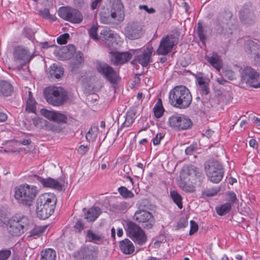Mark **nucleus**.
Returning <instances> with one entry per match:
<instances>
[{"mask_svg":"<svg viewBox=\"0 0 260 260\" xmlns=\"http://www.w3.org/2000/svg\"><path fill=\"white\" fill-rule=\"evenodd\" d=\"M57 199L53 193H45L39 196L36 202V214L38 218L46 219L54 212Z\"/></svg>","mask_w":260,"mask_h":260,"instance_id":"1","label":"nucleus"},{"mask_svg":"<svg viewBox=\"0 0 260 260\" xmlns=\"http://www.w3.org/2000/svg\"><path fill=\"white\" fill-rule=\"evenodd\" d=\"M39 189L37 186L26 183L22 184L14 189V198L21 205L27 207L32 205Z\"/></svg>","mask_w":260,"mask_h":260,"instance_id":"2","label":"nucleus"},{"mask_svg":"<svg viewBox=\"0 0 260 260\" xmlns=\"http://www.w3.org/2000/svg\"><path fill=\"white\" fill-rule=\"evenodd\" d=\"M169 101L174 107L185 109L191 104L192 95L185 86H176L170 91Z\"/></svg>","mask_w":260,"mask_h":260,"instance_id":"3","label":"nucleus"},{"mask_svg":"<svg viewBox=\"0 0 260 260\" xmlns=\"http://www.w3.org/2000/svg\"><path fill=\"white\" fill-rule=\"evenodd\" d=\"M45 98L49 104L54 106L63 105L68 99L66 90L57 86L47 88L45 91Z\"/></svg>","mask_w":260,"mask_h":260,"instance_id":"4","label":"nucleus"},{"mask_svg":"<svg viewBox=\"0 0 260 260\" xmlns=\"http://www.w3.org/2000/svg\"><path fill=\"white\" fill-rule=\"evenodd\" d=\"M28 224V219L24 216H14L6 224L8 233L12 236H19L23 234Z\"/></svg>","mask_w":260,"mask_h":260,"instance_id":"5","label":"nucleus"},{"mask_svg":"<svg viewBox=\"0 0 260 260\" xmlns=\"http://www.w3.org/2000/svg\"><path fill=\"white\" fill-rule=\"evenodd\" d=\"M127 235L136 244L143 245L147 241V236L143 230L132 221L126 222L124 227Z\"/></svg>","mask_w":260,"mask_h":260,"instance_id":"6","label":"nucleus"},{"mask_svg":"<svg viewBox=\"0 0 260 260\" xmlns=\"http://www.w3.org/2000/svg\"><path fill=\"white\" fill-rule=\"evenodd\" d=\"M205 172L208 178L214 183L220 182L224 174L222 165L216 160H209L206 163Z\"/></svg>","mask_w":260,"mask_h":260,"instance_id":"7","label":"nucleus"},{"mask_svg":"<svg viewBox=\"0 0 260 260\" xmlns=\"http://www.w3.org/2000/svg\"><path fill=\"white\" fill-rule=\"evenodd\" d=\"M133 219L146 230L152 229L155 223L152 213L145 210H137L133 216Z\"/></svg>","mask_w":260,"mask_h":260,"instance_id":"8","label":"nucleus"},{"mask_svg":"<svg viewBox=\"0 0 260 260\" xmlns=\"http://www.w3.org/2000/svg\"><path fill=\"white\" fill-rule=\"evenodd\" d=\"M243 81L254 88L260 87L259 81V74L254 69L249 67H245L241 73Z\"/></svg>","mask_w":260,"mask_h":260,"instance_id":"9","label":"nucleus"},{"mask_svg":"<svg viewBox=\"0 0 260 260\" xmlns=\"http://www.w3.org/2000/svg\"><path fill=\"white\" fill-rule=\"evenodd\" d=\"M96 69L103 77L111 83H116L118 78V74L109 64L104 62L96 64Z\"/></svg>","mask_w":260,"mask_h":260,"instance_id":"10","label":"nucleus"},{"mask_svg":"<svg viewBox=\"0 0 260 260\" xmlns=\"http://www.w3.org/2000/svg\"><path fill=\"white\" fill-rule=\"evenodd\" d=\"M58 15L62 19L74 23H79L83 20L81 13L77 10L71 8H60Z\"/></svg>","mask_w":260,"mask_h":260,"instance_id":"11","label":"nucleus"},{"mask_svg":"<svg viewBox=\"0 0 260 260\" xmlns=\"http://www.w3.org/2000/svg\"><path fill=\"white\" fill-rule=\"evenodd\" d=\"M131 51L135 55V59L143 67H146L150 62V58L153 51L151 45H147L143 49L131 50Z\"/></svg>","mask_w":260,"mask_h":260,"instance_id":"12","label":"nucleus"},{"mask_svg":"<svg viewBox=\"0 0 260 260\" xmlns=\"http://www.w3.org/2000/svg\"><path fill=\"white\" fill-rule=\"evenodd\" d=\"M171 127L178 130L186 129L192 125L191 120L183 115H173L169 119Z\"/></svg>","mask_w":260,"mask_h":260,"instance_id":"13","label":"nucleus"},{"mask_svg":"<svg viewBox=\"0 0 260 260\" xmlns=\"http://www.w3.org/2000/svg\"><path fill=\"white\" fill-rule=\"evenodd\" d=\"M245 51L253 58L254 63L260 66V43L252 40H247L244 45Z\"/></svg>","mask_w":260,"mask_h":260,"instance_id":"14","label":"nucleus"},{"mask_svg":"<svg viewBox=\"0 0 260 260\" xmlns=\"http://www.w3.org/2000/svg\"><path fill=\"white\" fill-rule=\"evenodd\" d=\"M176 43L175 37L173 35L164 37L160 42L156 52L158 55H166L172 50Z\"/></svg>","mask_w":260,"mask_h":260,"instance_id":"15","label":"nucleus"},{"mask_svg":"<svg viewBox=\"0 0 260 260\" xmlns=\"http://www.w3.org/2000/svg\"><path fill=\"white\" fill-rule=\"evenodd\" d=\"M99 249L98 247L89 245L81 247L78 251V257L79 260H95Z\"/></svg>","mask_w":260,"mask_h":260,"instance_id":"16","label":"nucleus"},{"mask_svg":"<svg viewBox=\"0 0 260 260\" xmlns=\"http://www.w3.org/2000/svg\"><path fill=\"white\" fill-rule=\"evenodd\" d=\"M14 59L22 66L29 62L33 57L29 51L22 47H17L13 52Z\"/></svg>","mask_w":260,"mask_h":260,"instance_id":"17","label":"nucleus"},{"mask_svg":"<svg viewBox=\"0 0 260 260\" xmlns=\"http://www.w3.org/2000/svg\"><path fill=\"white\" fill-rule=\"evenodd\" d=\"M125 36L131 40L140 38L143 35L141 26L137 22H132L127 25L124 29Z\"/></svg>","mask_w":260,"mask_h":260,"instance_id":"18","label":"nucleus"},{"mask_svg":"<svg viewBox=\"0 0 260 260\" xmlns=\"http://www.w3.org/2000/svg\"><path fill=\"white\" fill-rule=\"evenodd\" d=\"M112 9L110 16L117 22H121L124 19L123 6L120 0H112Z\"/></svg>","mask_w":260,"mask_h":260,"instance_id":"19","label":"nucleus"},{"mask_svg":"<svg viewBox=\"0 0 260 260\" xmlns=\"http://www.w3.org/2000/svg\"><path fill=\"white\" fill-rule=\"evenodd\" d=\"M110 57L112 62L115 65L122 64L132 58V54L128 52H111Z\"/></svg>","mask_w":260,"mask_h":260,"instance_id":"20","label":"nucleus"},{"mask_svg":"<svg viewBox=\"0 0 260 260\" xmlns=\"http://www.w3.org/2000/svg\"><path fill=\"white\" fill-rule=\"evenodd\" d=\"M41 114L50 120L56 122H66L67 120V116L59 112L42 109L41 110Z\"/></svg>","mask_w":260,"mask_h":260,"instance_id":"21","label":"nucleus"},{"mask_svg":"<svg viewBox=\"0 0 260 260\" xmlns=\"http://www.w3.org/2000/svg\"><path fill=\"white\" fill-rule=\"evenodd\" d=\"M34 177L36 181L40 182L45 187H49L58 190H60L62 188V185L58 180L51 178L45 179L36 175H35Z\"/></svg>","mask_w":260,"mask_h":260,"instance_id":"22","label":"nucleus"},{"mask_svg":"<svg viewBox=\"0 0 260 260\" xmlns=\"http://www.w3.org/2000/svg\"><path fill=\"white\" fill-rule=\"evenodd\" d=\"M205 58L213 68L218 71H220L222 66V60L216 53H209L206 55Z\"/></svg>","mask_w":260,"mask_h":260,"instance_id":"23","label":"nucleus"},{"mask_svg":"<svg viewBox=\"0 0 260 260\" xmlns=\"http://www.w3.org/2000/svg\"><path fill=\"white\" fill-rule=\"evenodd\" d=\"M86 237L89 242L96 244L102 243L104 241V238L102 233L91 230H89L87 231Z\"/></svg>","mask_w":260,"mask_h":260,"instance_id":"24","label":"nucleus"},{"mask_svg":"<svg viewBox=\"0 0 260 260\" xmlns=\"http://www.w3.org/2000/svg\"><path fill=\"white\" fill-rule=\"evenodd\" d=\"M102 213V210L98 207H92L88 209L85 213V218L88 222H93L100 216Z\"/></svg>","mask_w":260,"mask_h":260,"instance_id":"25","label":"nucleus"},{"mask_svg":"<svg viewBox=\"0 0 260 260\" xmlns=\"http://www.w3.org/2000/svg\"><path fill=\"white\" fill-rule=\"evenodd\" d=\"M100 34L107 46L110 47L113 45L115 34L112 30L105 27L101 30Z\"/></svg>","mask_w":260,"mask_h":260,"instance_id":"26","label":"nucleus"},{"mask_svg":"<svg viewBox=\"0 0 260 260\" xmlns=\"http://www.w3.org/2000/svg\"><path fill=\"white\" fill-rule=\"evenodd\" d=\"M120 249L125 254H131L135 251L133 243L128 239H125L120 242Z\"/></svg>","mask_w":260,"mask_h":260,"instance_id":"27","label":"nucleus"},{"mask_svg":"<svg viewBox=\"0 0 260 260\" xmlns=\"http://www.w3.org/2000/svg\"><path fill=\"white\" fill-rule=\"evenodd\" d=\"M186 175H187L191 178H200L201 176V173L197 168L192 166L185 168L182 170V172L181 173L180 175L181 177L185 179Z\"/></svg>","mask_w":260,"mask_h":260,"instance_id":"28","label":"nucleus"},{"mask_svg":"<svg viewBox=\"0 0 260 260\" xmlns=\"http://www.w3.org/2000/svg\"><path fill=\"white\" fill-rule=\"evenodd\" d=\"M75 51V47L73 45H69L68 46L63 47L59 51V54H63L60 56L61 60H67L70 59Z\"/></svg>","mask_w":260,"mask_h":260,"instance_id":"29","label":"nucleus"},{"mask_svg":"<svg viewBox=\"0 0 260 260\" xmlns=\"http://www.w3.org/2000/svg\"><path fill=\"white\" fill-rule=\"evenodd\" d=\"M13 92L12 85L6 81H0V94L9 96Z\"/></svg>","mask_w":260,"mask_h":260,"instance_id":"30","label":"nucleus"},{"mask_svg":"<svg viewBox=\"0 0 260 260\" xmlns=\"http://www.w3.org/2000/svg\"><path fill=\"white\" fill-rule=\"evenodd\" d=\"M63 68L56 64H53L50 67V74L52 77L59 79L63 74Z\"/></svg>","mask_w":260,"mask_h":260,"instance_id":"31","label":"nucleus"},{"mask_svg":"<svg viewBox=\"0 0 260 260\" xmlns=\"http://www.w3.org/2000/svg\"><path fill=\"white\" fill-rule=\"evenodd\" d=\"M56 257V252L53 249H46L41 252V260H55Z\"/></svg>","mask_w":260,"mask_h":260,"instance_id":"32","label":"nucleus"},{"mask_svg":"<svg viewBox=\"0 0 260 260\" xmlns=\"http://www.w3.org/2000/svg\"><path fill=\"white\" fill-rule=\"evenodd\" d=\"M99 128L96 125H92L86 135L87 141H94L98 136Z\"/></svg>","mask_w":260,"mask_h":260,"instance_id":"33","label":"nucleus"},{"mask_svg":"<svg viewBox=\"0 0 260 260\" xmlns=\"http://www.w3.org/2000/svg\"><path fill=\"white\" fill-rule=\"evenodd\" d=\"M26 110L31 113H35L36 110V101L30 91L28 92V98L26 100Z\"/></svg>","mask_w":260,"mask_h":260,"instance_id":"34","label":"nucleus"},{"mask_svg":"<svg viewBox=\"0 0 260 260\" xmlns=\"http://www.w3.org/2000/svg\"><path fill=\"white\" fill-rule=\"evenodd\" d=\"M47 227L48 225L35 226L31 230L29 237H34L35 238H36L38 237L41 236L45 232Z\"/></svg>","mask_w":260,"mask_h":260,"instance_id":"35","label":"nucleus"},{"mask_svg":"<svg viewBox=\"0 0 260 260\" xmlns=\"http://www.w3.org/2000/svg\"><path fill=\"white\" fill-rule=\"evenodd\" d=\"M135 119V113L133 111L127 112L125 117V120L121 125L120 128L124 127H129L133 124Z\"/></svg>","mask_w":260,"mask_h":260,"instance_id":"36","label":"nucleus"},{"mask_svg":"<svg viewBox=\"0 0 260 260\" xmlns=\"http://www.w3.org/2000/svg\"><path fill=\"white\" fill-rule=\"evenodd\" d=\"M153 112L154 116L157 118L161 117L164 112V109L162 106V102L160 99H159L153 108Z\"/></svg>","mask_w":260,"mask_h":260,"instance_id":"37","label":"nucleus"},{"mask_svg":"<svg viewBox=\"0 0 260 260\" xmlns=\"http://www.w3.org/2000/svg\"><path fill=\"white\" fill-rule=\"evenodd\" d=\"M170 196L174 203L179 209H182V197L176 191L173 190L170 192Z\"/></svg>","mask_w":260,"mask_h":260,"instance_id":"38","label":"nucleus"},{"mask_svg":"<svg viewBox=\"0 0 260 260\" xmlns=\"http://www.w3.org/2000/svg\"><path fill=\"white\" fill-rule=\"evenodd\" d=\"M252 16V13L251 12L249 9L243 8L240 11V19L244 22L249 19L251 18Z\"/></svg>","mask_w":260,"mask_h":260,"instance_id":"39","label":"nucleus"},{"mask_svg":"<svg viewBox=\"0 0 260 260\" xmlns=\"http://www.w3.org/2000/svg\"><path fill=\"white\" fill-rule=\"evenodd\" d=\"M232 208V204L230 203H226L220 207L216 208V212L219 215H223L228 213Z\"/></svg>","mask_w":260,"mask_h":260,"instance_id":"40","label":"nucleus"},{"mask_svg":"<svg viewBox=\"0 0 260 260\" xmlns=\"http://www.w3.org/2000/svg\"><path fill=\"white\" fill-rule=\"evenodd\" d=\"M119 193L124 198H131L134 197V193L129 190L126 187L124 186H121L119 187Z\"/></svg>","mask_w":260,"mask_h":260,"instance_id":"41","label":"nucleus"},{"mask_svg":"<svg viewBox=\"0 0 260 260\" xmlns=\"http://www.w3.org/2000/svg\"><path fill=\"white\" fill-rule=\"evenodd\" d=\"M98 29V26L97 25H93L89 29L88 34L90 38L95 41H98L99 38L98 36L97 32Z\"/></svg>","mask_w":260,"mask_h":260,"instance_id":"42","label":"nucleus"},{"mask_svg":"<svg viewBox=\"0 0 260 260\" xmlns=\"http://www.w3.org/2000/svg\"><path fill=\"white\" fill-rule=\"evenodd\" d=\"M180 187L187 192H193L194 190V186L192 184H188L185 182H182L180 183Z\"/></svg>","mask_w":260,"mask_h":260,"instance_id":"43","label":"nucleus"},{"mask_svg":"<svg viewBox=\"0 0 260 260\" xmlns=\"http://www.w3.org/2000/svg\"><path fill=\"white\" fill-rule=\"evenodd\" d=\"M219 191V189L216 188H210L205 190L203 192V195L205 197H213L217 194L218 191Z\"/></svg>","mask_w":260,"mask_h":260,"instance_id":"44","label":"nucleus"},{"mask_svg":"<svg viewBox=\"0 0 260 260\" xmlns=\"http://www.w3.org/2000/svg\"><path fill=\"white\" fill-rule=\"evenodd\" d=\"M83 61V54L81 52H78L76 54L75 61L73 63V66L76 67L80 65Z\"/></svg>","mask_w":260,"mask_h":260,"instance_id":"45","label":"nucleus"},{"mask_svg":"<svg viewBox=\"0 0 260 260\" xmlns=\"http://www.w3.org/2000/svg\"><path fill=\"white\" fill-rule=\"evenodd\" d=\"M198 37L200 38V40L203 43H205L206 40V36L204 34V29L202 26V25L199 23H198V28L197 31Z\"/></svg>","mask_w":260,"mask_h":260,"instance_id":"46","label":"nucleus"},{"mask_svg":"<svg viewBox=\"0 0 260 260\" xmlns=\"http://www.w3.org/2000/svg\"><path fill=\"white\" fill-rule=\"evenodd\" d=\"M223 74L230 80H233L236 78L234 72L230 69H224Z\"/></svg>","mask_w":260,"mask_h":260,"instance_id":"47","label":"nucleus"},{"mask_svg":"<svg viewBox=\"0 0 260 260\" xmlns=\"http://www.w3.org/2000/svg\"><path fill=\"white\" fill-rule=\"evenodd\" d=\"M40 15L44 18L54 20L53 17L50 15L48 9H44L39 11Z\"/></svg>","mask_w":260,"mask_h":260,"instance_id":"48","label":"nucleus"},{"mask_svg":"<svg viewBox=\"0 0 260 260\" xmlns=\"http://www.w3.org/2000/svg\"><path fill=\"white\" fill-rule=\"evenodd\" d=\"M11 254L9 249H5L0 251V260H7Z\"/></svg>","mask_w":260,"mask_h":260,"instance_id":"49","label":"nucleus"},{"mask_svg":"<svg viewBox=\"0 0 260 260\" xmlns=\"http://www.w3.org/2000/svg\"><path fill=\"white\" fill-rule=\"evenodd\" d=\"M69 38V35L67 33L60 35L57 39V42L59 44H65L67 42V40Z\"/></svg>","mask_w":260,"mask_h":260,"instance_id":"50","label":"nucleus"},{"mask_svg":"<svg viewBox=\"0 0 260 260\" xmlns=\"http://www.w3.org/2000/svg\"><path fill=\"white\" fill-rule=\"evenodd\" d=\"M128 208V204L125 202L118 203L116 205V209L120 211H124Z\"/></svg>","mask_w":260,"mask_h":260,"instance_id":"51","label":"nucleus"},{"mask_svg":"<svg viewBox=\"0 0 260 260\" xmlns=\"http://www.w3.org/2000/svg\"><path fill=\"white\" fill-rule=\"evenodd\" d=\"M190 229L189 231V235H191L198 231V225L196 223V222L193 220H191L190 221Z\"/></svg>","mask_w":260,"mask_h":260,"instance_id":"52","label":"nucleus"},{"mask_svg":"<svg viewBox=\"0 0 260 260\" xmlns=\"http://www.w3.org/2000/svg\"><path fill=\"white\" fill-rule=\"evenodd\" d=\"M164 137V135L163 134H157L153 140V144L154 145H158L160 143V141L163 139Z\"/></svg>","mask_w":260,"mask_h":260,"instance_id":"53","label":"nucleus"},{"mask_svg":"<svg viewBox=\"0 0 260 260\" xmlns=\"http://www.w3.org/2000/svg\"><path fill=\"white\" fill-rule=\"evenodd\" d=\"M229 200L231 201V204L235 203L237 200L236 194L234 192H229L228 193Z\"/></svg>","mask_w":260,"mask_h":260,"instance_id":"54","label":"nucleus"},{"mask_svg":"<svg viewBox=\"0 0 260 260\" xmlns=\"http://www.w3.org/2000/svg\"><path fill=\"white\" fill-rule=\"evenodd\" d=\"M88 150V147L87 146L80 145L78 149V152L82 154H85Z\"/></svg>","mask_w":260,"mask_h":260,"instance_id":"55","label":"nucleus"},{"mask_svg":"<svg viewBox=\"0 0 260 260\" xmlns=\"http://www.w3.org/2000/svg\"><path fill=\"white\" fill-rule=\"evenodd\" d=\"M139 8L140 9H144L149 14H152L155 12V10L153 8H148V7L146 5H140L139 6Z\"/></svg>","mask_w":260,"mask_h":260,"instance_id":"56","label":"nucleus"},{"mask_svg":"<svg viewBox=\"0 0 260 260\" xmlns=\"http://www.w3.org/2000/svg\"><path fill=\"white\" fill-rule=\"evenodd\" d=\"M201 93L203 94L207 95L209 92V88L208 87V83L200 86Z\"/></svg>","mask_w":260,"mask_h":260,"instance_id":"57","label":"nucleus"},{"mask_svg":"<svg viewBox=\"0 0 260 260\" xmlns=\"http://www.w3.org/2000/svg\"><path fill=\"white\" fill-rule=\"evenodd\" d=\"M225 25L226 24L224 23L221 25L220 23L218 22L216 24V29L219 33H225L224 28Z\"/></svg>","mask_w":260,"mask_h":260,"instance_id":"58","label":"nucleus"},{"mask_svg":"<svg viewBox=\"0 0 260 260\" xmlns=\"http://www.w3.org/2000/svg\"><path fill=\"white\" fill-rule=\"evenodd\" d=\"M187 224V221L183 218H181L178 222V226L180 228H185Z\"/></svg>","mask_w":260,"mask_h":260,"instance_id":"59","label":"nucleus"},{"mask_svg":"<svg viewBox=\"0 0 260 260\" xmlns=\"http://www.w3.org/2000/svg\"><path fill=\"white\" fill-rule=\"evenodd\" d=\"M75 228L78 230V232H80L84 228V224L82 222L81 220H78L77 221L75 225Z\"/></svg>","mask_w":260,"mask_h":260,"instance_id":"60","label":"nucleus"},{"mask_svg":"<svg viewBox=\"0 0 260 260\" xmlns=\"http://www.w3.org/2000/svg\"><path fill=\"white\" fill-rule=\"evenodd\" d=\"M249 144L250 147L254 149H257L258 147V144L255 139H251L249 142Z\"/></svg>","mask_w":260,"mask_h":260,"instance_id":"61","label":"nucleus"},{"mask_svg":"<svg viewBox=\"0 0 260 260\" xmlns=\"http://www.w3.org/2000/svg\"><path fill=\"white\" fill-rule=\"evenodd\" d=\"M197 81H198V83L199 85L200 86L204 85L208 83V82L206 81L205 80V79H204L202 77H199V78H197Z\"/></svg>","mask_w":260,"mask_h":260,"instance_id":"62","label":"nucleus"},{"mask_svg":"<svg viewBox=\"0 0 260 260\" xmlns=\"http://www.w3.org/2000/svg\"><path fill=\"white\" fill-rule=\"evenodd\" d=\"M8 118L7 114L4 112L0 111V121H5Z\"/></svg>","mask_w":260,"mask_h":260,"instance_id":"63","label":"nucleus"},{"mask_svg":"<svg viewBox=\"0 0 260 260\" xmlns=\"http://www.w3.org/2000/svg\"><path fill=\"white\" fill-rule=\"evenodd\" d=\"M194 150V148L192 146H189L185 149V153L187 155L191 154Z\"/></svg>","mask_w":260,"mask_h":260,"instance_id":"64","label":"nucleus"}]
</instances>
